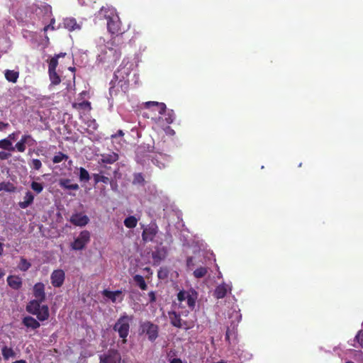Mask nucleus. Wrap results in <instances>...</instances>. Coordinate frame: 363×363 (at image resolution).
<instances>
[{"label":"nucleus","instance_id":"nucleus-1","mask_svg":"<svg viewBox=\"0 0 363 363\" xmlns=\"http://www.w3.org/2000/svg\"><path fill=\"white\" fill-rule=\"evenodd\" d=\"M124 44L122 36H113L107 43V46L98 57L101 63H107L108 66H115L121 57V48Z\"/></svg>","mask_w":363,"mask_h":363},{"label":"nucleus","instance_id":"nucleus-2","mask_svg":"<svg viewBox=\"0 0 363 363\" xmlns=\"http://www.w3.org/2000/svg\"><path fill=\"white\" fill-rule=\"evenodd\" d=\"M44 301L33 299L30 301L26 305V311L32 315H36L40 321H45L49 318L50 313L47 305L41 306Z\"/></svg>","mask_w":363,"mask_h":363},{"label":"nucleus","instance_id":"nucleus-3","mask_svg":"<svg viewBox=\"0 0 363 363\" xmlns=\"http://www.w3.org/2000/svg\"><path fill=\"white\" fill-rule=\"evenodd\" d=\"M132 319V316L124 313L121 315L113 327V330L118 332L119 337L122 338L123 344L127 342V337L130 331V322Z\"/></svg>","mask_w":363,"mask_h":363},{"label":"nucleus","instance_id":"nucleus-4","mask_svg":"<svg viewBox=\"0 0 363 363\" xmlns=\"http://www.w3.org/2000/svg\"><path fill=\"white\" fill-rule=\"evenodd\" d=\"M107 19V29L109 33L115 36H122L121 35L125 32L121 28V21L117 15L106 17Z\"/></svg>","mask_w":363,"mask_h":363},{"label":"nucleus","instance_id":"nucleus-5","mask_svg":"<svg viewBox=\"0 0 363 363\" xmlns=\"http://www.w3.org/2000/svg\"><path fill=\"white\" fill-rule=\"evenodd\" d=\"M142 333L147 335L150 342H155L159 336V326L150 321H145L140 324Z\"/></svg>","mask_w":363,"mask_h":363},{"label":"nucleus","instance_id":"nucleus-6","mask_svg":"<svg viewBox=\"0 0 363 363\" xmlns=\"http://www.w3.org/2000/svg\"><path fill=\"white\" fill-rule=\"evenodd\" d=\"M100 363H125L122 359L121 353L116 349H109L99 356Z\"/></svg>","mask_w":363,"mask_h":363},{"label":"nucleus","instance_id":"nucleus-7","mask_svg":"<svg viewBox=\"0 0 363 363\" xmlns=\"http://www.w3.org/2000/svg\"><path fill=\"white\" fill-rule=\"evenodd\" d=\"M196 298L197 293L194 290H182L177 294V299L179 303H182L183 301H186L187 306L191 310L195 307Z\"/></svg>","mask_w":363,"mask_h":363},{"label":"nucleus","instance_id":"nucleus-8","mask_svg":"<svg viewBox=\"0 0 363 363\" xmlns=\"http://www.w3.org/2000/svg\"><path fill=\"white\" fill-rule=\"evenodd\" d=\"M90 241V233L88 230L82 231L79 236L74 240L71 246L73 250H81Z\"/></svg>","mask_w":363,"mask_h":363},{"label":"nucleus","instance_id":"nucleus-9","mask_svg":"<svg viewBox=\"0 0 363 363\" xmlns=\"http://www.w3.org/2000/svg\"><path fill=\"white\" fill-rule=\"evenodd\" d=\"M168 315L170 320V323L174 327L184 329H189L191 328V325L188 324L187 321L182 320L181 315L179 313H177L174 311H171L168 312Z\"/></svg>","mask_w":363,"mask_h":363},{"label":"nucleus","instance_id":"nucleus-10","mask_svg":"<svg viewBox=\"0 0 363 363\" xmlns=\"http://www.w3.org/2000/svg\"><path fill=\"white\" fill-rule=\"evenodd\" d=\"M65 279V273L62 269H55L50 275L52 285L55 288L61 287Z\"/></svg>","mask_w":363,"mask_h":363},{"label":"nucleus","instance_id":"nucleus-11","mask_svg":"<svg viewBox=\"0 0 363 363\" xmlns=\"http://www.w3.org/2000/svg\"><path fill=\"white\" fill-rule=\"evenodd\" d=\"M158 232V227L155 223L151 224L145 228L142 233L143 240L150 242L154 240Z\"/></svg>","mask_w":363,"mask_h":363},{"label":"nucleus","instance_id":"nucleus-12","mask_svg":"<svg viewBox=\"0 0 363 363\" xmlns=\"http://www.w3.org/2000/svg\"><path fill=\"white\" fill-rule=\"evenodd\" d=\"M69 221L76 226H85L89 221V218L87 216L82 214V213H74Z\"/></svg>","mask_w":363,"mask_h":363},{"label":"nucleus","instance_id":"nucleus-13","mask_svg":"<svg viewBox=\"0 0 363 363\" xmlns=\"http://www.w3.org/2000/svg\"><path fill=\"white\" fill-rule=\"evenodd\" d=\"M45 286L43 282L36 283L33 288V294L35 299H39L40 301H45L46 294L45 291Z\"/></svg>","mask_w":363,"mask_h":363},{"label":"nucleus","instance_id":"nucleus-14","mask_svg":"<svg viewBox=\"0 0 363 363\" xmlns=\"http://www.w3.org/2000/svg\"><path fill=\"white\" fill-rule=\"evenodd\" d=\"M102 294L107 298L110 299L113 303H116L118 298L119 302H121L123 299V297L122 296V291L121 290L111 291L108 289H104L102 291Z\"/></svg>","mask_w":363,"mask_h":363},{"label":"nucleus","instance_id":"nucleus-15","mask_svg":"<svg viewBox=\"0 0 363 363\" xmlns=\"http://www.w3.org/2000/svg\"><path fill=\"white\" fill-rule=\"evenodd\" d=\"M167 252L164 247L157 248L152 252V258L155 264H159L160 262L165 259Z\"/></svg>","mask_w":363,"mask_h":363},{"label":"nucleus","instance_id":"nucleus-16","mask_svg":"<svg viewBox=\"0 0 363 363\" xmlns=\"http://www.w3.org/2000/svg\"><path fill=\"white\" fill-rule=\"evenodd\" d=\"M119 159V156L116 152L104 153L101 155L99 163L113 164Z\"/></svg>","mask_w":363,"mask_h":363},{"label":"nucleus","instance_id":"nucleus-17","mask_svg":"<svg viewBox=\"0 0 363 363\" xmlns=\"http://www.w3.org/2000/svg\"><path fill=\"white\" fill-rule=\"evenodd\" d=\"M145 106L147 108H152L153 110L157 111L160 115L164 114L167 109L165 104L157 101H147Z\"/></svg>","mask_w":363,"mask_h":363},{"label":"nucleus","instance_id":"nucleus-18","mask_svg":"<svg viewBox=\"0 0 363 363\" xmlns=\"http://www.w3.org/2000/svg\"><path fill=\"white\" fill-rule=\"evenodd\" d=\"M8 285L15 290H18L22 286V279L18 276L10 275L7 277Z\"/></svg>","mask_w":363,"mask_h":363},{"label":"nucleus","instance_id":"nucleus-19","mask_svg":"<svg viewBox=\"0 0 363 363\" xmlns=\"http://www.w3.org/2000/svg\"><path fill=\"white\" fill-rule=\"evenodd\" d=\"M230 290V288L227 284H220L218 286H216L214 291V296L217 299L223 298L227 295V293Z\"/></svg>","mask_w":363,"mask_h":363},{"label":"nucleus","instance_id":"nucleus-20","mask_svg":"<svg viewBox=\"0 0 363 363\" xmlns=\"http://www.w3.org/2000/svg\"><path fill=\"white\" fill-rule=\"evenodd\" d=\"M34 201V195L33 193L30 191H28L26 192V194L23 197V201L18 202V206L22 208L25 209L30 206Z\"/></svg>","mask_w":363,"mask_h":363},{"label":"nucleus","instance_id":"nucleus-21","mask_svg":"<svg viewBox=\"0 0 363 363\" xmlns=\"http://www.w3.org/2000/svg\"><path fill=\"white\" fill-rule=\"evenodd\" d=\"M22 323L26 327L33 330H35L40 326V323L31 316L24 317L23 318Z\"/></svg>","mask_w":363,"mask_h":363},{"label":"nucleus","instance_id":"nucleus-22","mask_svg":"<svg viewBox=\"0 0 363 363\" xmlns=\"http://www.w3.org/2000/svg\"><path fill=\"white\" fill-rule=\"evenodd\" d=\"M105 174L109 175V173L107 172L106 171L100 170L99 174H94L93 178H94V183L96 184L99 182H103L104 184L110 183L111 181H110L109 178L108 177L105 176Z\"/></svg>","mask_w":363,"mask_h":363},{"label":"nucleus","instance_id":"nucleus-23","mask_svg":"<svg viewBox=\"0 0 363 363\" xmlns=\"http://www.w3.org/2000/svg\"><path fill=\"white\" fill-rule=\"evenodd\" d=\"M4 76L8 82L16 83L19 77V72L15 70L6 69Z\"/></svg>","mask_w":363,"mask_h":363},{"label":"nucleus","instance_id":"nucleus-24","mask_svg":"<svg viewBox=\"0 0 363 363\" xmlns=\"http://www.w3.org/2000/svg\"><path fill=\"white\" fill-rule=\"evenodd\" d=\"M60 185L61 187L70 189V190H78L79 186L77 184H72L71 179H63L60 181Z\"/></svg>","mask_w":363,"mask_h":363},{"label":"nucleus","instance_id":"nucleus-25","mask_svg":"<svg viewBox=\"0 0 363 363\" xmlns=\"http://www.w3.org/2000/svg\"><path fill=\"white\" fill-rule=\"evenodd\" d=\"M1 354L4 360H8L11 357H15L16 353L11 347L4 346L1 348Z\"/></svg>","mask_w":363,"mask_h":363},{"label":"nucleus","instance_id":"nucleus-26","mask_svg":"<svg viewBox=\"0 0 363 363\" xmlns=\"http://www.w3.org/2000/svg\"><path fill=\"white\" fill-rule=\"evenodd\" d=\"M72 107L74 109H77V110H87V111H90L91 109V103L88 101H84L82 102H79V103H73L72 104Z\"/></svg>","mask_w":363,"mask_h":363},{"label":"nucleus","instance_id":"nucleus-27","mask_svg":"<svg viewBox=\"0 0 363 363\" xmlns=\"http://www.w3.org/2000/svg\"><path fill=\"white\" fill-rule=\"evenodd\" d=\"M65 28L72 31L79 28L74 18H66L64 21Z\"/></svg>","mask_w":363,"mask_h":363},{"label":"nucleus","instance_id":"nucleus-28","mask_svg":"<svg viewBox=\"0 0 363 363\" xmlns=\"http://www.w3.org/2000/svg\"><path fill=\"white\" fill-rule=\"evenodd\" d=\"M133 279L139 288L142 290H146L147 285L144 279V277L140 274H136L133 277Z\"/></svg>","mask_w":363,"mask_h":363},{"label":"nucleus","instance_id":"nucleus-29","mask_svg":"<svg viewBox=\"0 0 363 363\" xmlns=\"http://www.w3.org/2000/svg\"><path fill=\"white\" fill-rule=\"evenodd\" d=\"M0 148L9 151L15 150V147L13 146L12 143L7 138L0 140Z\"/></svg>","mask_w":363,"mask_h":363},{"label":"nucleus","instance_id":"nucleus-30","mask_svg":"<svg viewBox=\"0 0 363 363\" xmlns=\"http://www.w3.org/2000/svg\"><path fill=\"white\" fill-rule=\"evenodd\" d=\"M50 80L51 82V85H58L61 82V79L59 74L56 71H50L48 72Z\"/></svg>","mask_w":363,"mask_h":363},{"label":"nucleus","instance_id":"nucleus-31","mask_svg":"<svg viewBox=\"0 0 363 363\" xmlns=\"http://www.w3.org/2000/svg\"><path fill=\"white\" fill-rule=\"evenodd\" d=\"M138 220L133 216H130L124 220V225L128 228H133L137 225Z\"/></svg>","mask_w":363,"mask_h":363},{"label":"nucleus","instance_id":"nucleus-32","mask_svg":"<svg viewBox=\"0 0 363 363\" xmlns=\"http://www.w3.org/2000/svg\"><path fill=\"white\" fill-rule=\"evenodd\" d=\"M4 190L7 192H14L16 186L11 182H1L0 184V191Z\"/></svg>","mask_w":363,"mask_h":363},{"label":"nucleus","instance_id":"nucleus-33","mask_svg":"<svg viewBox=\"0 0 363 363\" xmlns=\"http://www.w3.org/2000/svg\"><path fill=\"white\" fill-rule=\"evenodd\" d=\"M208 272L207 268L204 267H201L197 268L196 270L194 271V276L197 278H203L204 277Z\"/></svg>","mask_w":363,"mask_h":363},{"label":"nucleus","instance_id":"nucleus-34","mask_svg":"<svg viewBox=\"0 0 363 363\" xmlns=\"http://www.w3.org/2000/svg\"><path fill=\"white\" fill-rule=\"evenodd\" d=\"M68 155L64 154L62 152H59L55 155L52 158V162L55 164L60 163L63 160H67L68 159Z\"/></svg>","mask_w":363,"mask_h":363},{"label":"nucleus","instance_id":"nucleus-35","mask_svg":"<svg viewBox=\"0 0 363 363\" xmlns=\"http://www.w3.org/2000/svg\"><path fill=\"white\" fill-rule=\"evenodd\" d=\"M79 179L82 182H89L90 179L88 171L84 167L79 168Z\"/></svg>","mask_w":363,"mask_h":363},{"label":"nucleus","instance_id":"nucleus-36","mask_svg":"<svg viewBox=\"0 0 363 363\" xmlns=\"http://www.w3.org/2000/svg\"><path fill=\"white\" fill-rule=\"evenodd\" d=\"M169 270L167 267H160L157 272V277L159 279H165L169 276Z\"/></svg>","mask_w":363,"mask_h":363},{"label":"nucleus","instance_id":"nucleus-37","mask_svg":"<svg viewBox=\"0 0 363 363\" xmlns=\"http://www.w3.org/2000/svg\"><path fill=\"white\" fill-rule=\"evenodd\" d=\"M30 266H31L30 263L29 262H28L26 259H25L23 257L21 258L18 267L21 271H23V272L27 271L30 267Z\"/></svg>","mask_w":363,"mask_h":363},{"label":"nucleus","instance_id":"nucleus-38","mask_svg":"<svg viewBox=\"0 0 363 363\" xmlns=\"http://www.w3.org/2000/svg\"><path fill=\"white\" fill-rule=\"evenodd\" d=\"M145 183V179L141 173H136L133 176V184H142Z\"/></svg>","mask_w":363,"mask_h":363},{"label":"nucleus","instance_id":"nucleus-39","mask_svg":"<svg viewBox=\"0 0 363 363\" xmlns=\"http://www.w3.org/2000/svg\"><path fill=\"white\" fill-rule=\"evenodd\" d=\"M30 187L36 194L41 193L44 188L43 184L42 183H38L36 182H33L30 184Z\"/></svg>","mask_w":363,"mask_h":363},{"label":"nucleus","instance_id":"nucleus-40","mask_svg":"<svg viewBox=\"0 0 363 363\" xmlns=\"http://www.w3.org/2000/svg\"><path fill=\"white\" fill-rule=\"evenodd\" d=\"M57 65L58 60H57V57H52L49 61L48 72L56 71Z\"/></svg>","mask_w":363,"mask_h":363},{"label":"nucleus","instance_id":"nucleus-41","mask_svg":"<svg viewBox=\"0 0 363 363\" xmlns=\"http://www.w3.org/2000/svg\"><path fill=\"white\" fill-rule=\"evenodd\" d=\"M30 165L33 169L39 170L42 167V162L38 159H33Z\"/></svg>","mask_w":363,"mask_h":363},{"label":"nucleus","instance_id":"nucleus-42","mask_svg":"<svg viewBox=\"0 0 363 363\" xmlns=\"http://www.w3.org/2000/svg\"><path fill=\"white\" fill-rule=\"evenodd\" d=\"M26 144L24 143L23 141H21V140L15 145L14 147L15 149H16L18 152H25L26 149Z\"/></svg>","mask_w":363,"mask_h":363},{"label":"nucleus","instance_id":"nucleus-43","mask_svg":"<svg viewBox=\"0 0 363 363\" xmlns=\"http://www.w3.org/2000/svg\"><path fill=\"white\" fill-rule=\"evenodd\" d=\"M175 119V114L172 110H170L167 113V117L165 118L167 123L171 124Z\"/></svg>","mask_w":363,"mask_h":363},{"label":"nucleus","instance_id":"nucleus-44","mask_svg":"<svg viewBox=\"0 0 363 363\" xmlns=\"http://www.w3.org/2000/svg\"><path fill=\"white\" fill-rule=\"evenodd\" d=\"M11 157V154L9 153V152H4V151H1L0 152V160H8Z\"/></svg>","mask_w":363,"mask_h":363},{"label":"nucleus","instance_id":"nucleus-45","mask_svg":"<svg viewBox=\"0 0 363 363\" xmlns=\"http://www.w3.org/2000/svg\"><path fill=\"white\" fill-rule=\"evenodd\" d=\"M148 296H149V298H150V303H154L156 301V294H155V291H150L148 293Z\"/></svg>","mask_w":363,"mask_h":363},{"label":"nucleus","instance_id":"nucleus-46","mask_svg":"<svg viewBox=\"0 0 363 363\" xmlns=\"http://www.w3.org/2000/svg\"><path fill=\"white\" fill-rule=\"evenodd\" d=\"M356 339L357 340V341L359 343V345H361V347L363 348V333H359L356 336Z\"/></svg>","mask_w":363,"mask_h":363},{"label":"nucleus","instance_id":"nucleus-47","mask_svg":"<svg viewBox=\"0 0 363 363\" xmlns=\"http://www.w3.org/2000/svg\"><path fill=\"white\" fill-rule=\"evenodd\" d=\"M186 266L189 269H191V266H194L193 257H189L186 259Z\"/></svg>","mask_w":363,"mask_h":363},{"label":"nucleus","instance_id":"nucleus-48","mask_svg":"<svg viewBox=\"0 0 363 363\" xmlns=\"http://www.w3.org/2000/svg\"><path fill=\"white\" fill-rule=\"evenodd\" d=\"M36 141L33 138V137L30 135V139L28 140V143H26V145L28 146H33L35 145Z\"/></svg>","mask_w":363,"mask_h":363},{"label":"nucleus","instance_id":"nucleus-49","mask_svg":"<svg viewBox=\"0 0 363 363\" xmlns=\"http://www.w3.org/2000/svg\"><path fill=\"white\" fill-rule=\"evenodd\" d=\"M30 135H26V134L23 135L21 137V140L26 144V143H28V140L30 139Z\"/></svg>","mask_w":363,"mask_h":363},{"label":"nucleus","instance_id":"nucleus-50","mask_svg":"<svg viewBox=\"0 0 363 363\" xmlns=\"http://www.w3.org/2000/svg\"><path fill=\"white\" fill-rule=\"evenodd\" d=\"M9 126V123L0 121V130H2Z\"/></svg>","mask_w":363,"mask_h":363},{"label":"nucleus","instance_id":"nucleus-51","mask_svg":"<svg viewBox=\"0 0 363 363\" xmlns=\"http://www.w3.org/2000/svg\"><path fill=\"white\" fill-rule=\"evenodd\" d=\"M169 363H183V362L179 358H173L169 361Z\"/></svg>","mask_w":363,"mask_h":363},{"label":"nucleus","instance_id":"nucleus-52","mask_svg":"<svg viewBox=\"0 0 363 363\" xmlns=\"http://www.w3.org/2000/svg\"><path fill=\"white\" fill-rule=\"evenodd\" d=\"M7 139L10 140L11 142V140H16V133H12L11 134H9Z\"/></svg>","mask_w":363,"mask_h":363},{"label":"nucleus","instance_id":"nucleus-53","mask_svg":"<svg viewBox=\"0 0 363 363\" xmlns=\"http://www.w3.org/2000/svg\"><path fill=\"white\" fill-rule=\"evenodd\" d=\"M66 53L65 52H60L57 55H55L54 57H57V60H58L60 57H64L65 56Z\"/></svg>","mask_w":363,"mask_h":363},{"label":"nucleus","instance_id":"nucleus-54","mask_svg":"<svg viewBox=\"0 0 363 363\" xmlns=\"http://www.w3.org/2000/svg\"><path fill=\"white\" fill-rule=\"evenodd\" d=\"M48 29H52V30H53V29H54L53 26H52L51 24H50V25H48V26H45V27H44V28H43V30H44V31H45V32H46Z\"/></svg>","mask_w":363,"mask_h":363},{"label":"nucleus","instance_id":"nucleus-55","mask_svg":"<svg viewBox=\"0 0 363 363\" xmlns=\"http://www.w3.org/2000/svg\"><path fill=\"white\" fill-rule=\"evenodd\" d=\"M103 168L104 169H103V170H104V171H106L107 172H108V171H109V170H111V167H108V166H106V165H104V166L103 167Z\"/></svg>","mask_w":363,"mask_h":363},{"label":"nucleus","instance_id":"nucleus-56","mask_svg":"<svg viewBox=\"0 0 363 363\" xmlns=\"http://www.w3.org/2000/svg\"><path fill=\"white\" fill-rule=\"evenodd\" d=\"M230 339V336H229V329L227 330L226 331V333H225V340H229Z\"/></svg>","mask_w":363,"mask_h":363},{"label":"nucleus","instance_id":"nucleus-57","mask_svg":"<svg viewBox=\"0 0 363 363\" xmlns=\"http://www.w3.org/2000/svg\"><path fill=\"white\" fill-rule=\"evenodd\" d=\"M4 252L3 244L0 242V255H2Z\"/></svg>","mask_w":363,"mask_h":363},{"label":"nucleus","instance_id":"nucleus-58","mask_svg":"<svg viewBox=\"0 0 363 363\" xmlns=\"http://www.w3.org/2000/svg\"><path fill=\"white\" fill-rule=\"evenodd\" d=\"M12 363H27L26 360H23V359H21V360H17V361H15Z\"/></svg>","mask_w":363,"mask_h":363},{"label":"nucleus","instance_id":"nucleus-59","mask_svg":"<svg viewBox=\"0 0 363 363\" xmlns=\"http://www.w3.org/2000/svg\"><path fill=\"white\" fill-rule=\"evenodd\" d=\"M4 272L1 269H0V279L2 278L4 276Z\"/></svg>","mask_w":363,"mask_h":363},{"label":"nucleus","instance_id":"nucleus-60","mask_svg":"<svg viewBox=\"0 0 363 363\" xmlns=\"http://www.w3.org/2000/svg\"><path fill=\"white\" fill-rule=\"evenodd\" d=\"M118 135H123V131H122V130H118Z\"/></svg>","mask_w":363,"mask_h":363},{"label":"nucleus","instance_id":"nucleus-61","mask_svg":"<svg viewBox=\"0 0 363 363\" xmlns=\"http://www.w3.org/2000/svg\"><path fill=\"white\" fill-rule=\"evenodd\" d=\"M218 363H227V362H225V361H220V362H218Z\"/></svg>","mask_w":363,"mask_h":363},{"label":"nucleus","instance_id":"nucleus-62","mask_svg":"<svg viewBox=\"0 0 363 363\" xmlns=\"http://www.w3.org/2000/svg\"><path fill=\"white\" fill-rule=\"evenodd\" d=\"M69 69L72 70V71H74L75 69V68L74 67H73V68L71 67V68H69Z\"/></svg>","mask_w":363,"mask_h":363},{"label":"nucleus","instance_id":"nucleus-63","mask_svg":"<svg viewBox=\"0 0 363 363\" xmlns=\"http://www.w3.org/2000/svg\"><path fill=\"white\" fill-rule=\"evenodd\" d=\"M346 363H354V362L349 361V362H347Z\"/></svg>","mask_w":363,"mask_h":363}]
</instances>
